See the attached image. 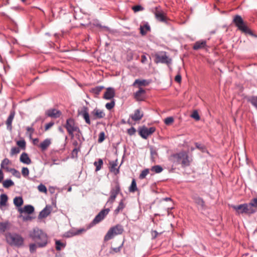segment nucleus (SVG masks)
<instances>
[{
  "mask_svg": "<svg viewBox=\"0 0 257 257\" xmlns=\"http://www.w3.org/2000/svg\"><path fill=\"white\" fill-rule=\"evenodd\" d=\"M15 114V111H11V113L8 117L7 121H6V124L7 125V128L9 130L11 131L12 129V123L13 121V120L14 118Z\"/></svg>",
  "mask_w": 257,
  "mask_h": 257,
  "instance_id": "aec40b11",
  "label": "nucleus"
},
{
  "mask_svg": "<svg viewBox=\"0 0 257 257\" xmlns=\"http://www.w3.org/2000/svg\"><path fill=\"white\" fill-rule=\"evenodd\" d=\"M54 124V123L52 122H49L47 124H46L45 126V131H47L48 129H49L51 127H52Z\"/></svg>",
  "mask_w": 257,
  "mask_h": 257,
  "instance_id": "bf43d9fd",
  "label": "nucleus"
},
{
  "mask_svg": "<svg viewBox=\"0 0 257 257\" xmlns=\"http://www.w3.org/2000/svg\"><path fill=\"white\" fill-rule=\"evenodd\" d=\"M145 90L141 87L135 93V97L138 101L143 100L145 98Z\"/></svg>",
  "mask_w": 257,
  "mask_h": 257,
  "instance_id": "dca6fc26",
  "label": "nucleus"
},
{
  "mask_svg": "<svg viewBox=\"0 0 257 257\" xmlns=\"http://www.w3.org/2000/svg\"><path fill=\"white\" fill-rule=\"evenodd\" d=\"M8 201V196L6 194H2L0 196V208L6 205Z\"/></svg>",
  "mask_w": 257,
  "mask_h": 257,
  "instance_id": "cd10ccee",
  "label": "nucleus"
},
{
  "mask_svg": "<svg viewBox=\"0 0 257 257\" xmlns=\"http://www.w3.org/2000/svg\"><path fill=\"white\" fill-rule=\"evenodd\" d=\"M85 231V229H78L76 232L73 233V235H77L81 234L82 232Z\"/></svg>",
  "mask_w": 257,
  "mask_h": 257,
  "instance_id": "052dcab7",
  "label": "nucleus"
},
{
  "mask_svg": "<svg viewBox=\"0 0 257 257\" xmlns=\"http://www.w3.org/2000/svg\"><path fill=\"white\" fill-rule=\"evenodd\" d=\"M138 188L137 187V184L136 180L135 179H133L132 180L131 185L129 188V191L130 192H135L137 190Z\"/></svg>",
  "mask_w": 257,
  "mask_h": 257,
  "instance_id": "473e14b6",
  "label": "nucleus"
},
{
  "mask_svg": "<svg viewBox=\"0 0 257 257\" xmlns=\"http://www.w3.org/2000/svg\"><path fill=\"white\" fill-rule=\"evenodd\" d=\"M144 8L140 6V5H137L133 7V10L135 12H137L143 10Z\"/></svg>",
  "mask_w": 257,
  "mask_h": 257,
  "instance_id": "864d4df0",
  "label": "nucleus"
},
{
  "mask_svg": "<svg viewBox=\"0 0 257 257\" xmlns=\"http://www.w3.org/2000/svg\"><path fill=\"white\" fill-rule=\"evenodd\" d=\"M124 199H122L120 200L118 206L114 210V213L115 214H117L120 211L122 210V209L125 207V204H124Z\"/></svg>",
  "mask_w": 257,
  "mask_h": 257,
  "instance_id": "bb28decb",
  "label": "nucleus"
},
{
  "mask_svg": "<svg viewBox=\"0 0 257 257\" xmlns=\"http://www.w3.org/2000/svg\"><path fill=\"white\" fill-rule=\"evenodd\" d=\"M51 144L50 140L47 139L40 144V148L42 150L44 151L47 149Z\"/></svg>",
  "mask_w": 257,
  "mask_h": 257,
  "instance_id": "393cba45",
  "label": "nucleus"
},
{
  "mask_svg": "<svg viewBox=\"0 0 257 257\" xmlns=\"http://www.w3.org/2000/svg\"><path fill=\"white\" fill-rule=\"evenodd\" d=\"M206 45V41H199L196 42L193 46L194 50H198L204 48Z\"/></svg>",
  "mask_w": 257,
  "mask_h": 257,
  "instance_id": "5701e85b",
  "label": "nucleus"
},
{
  "mask_svg": "<svg viewBox=\"0 0 257 257\" xmlns=\"http://www.w3.org/2000/svg\"><path fill=\"white\" fill-rule=\"evenodd\" d=\"M149 169H146L143 170L139 176L140 179H144L146 177V176L149 174Z\"/></svg>",
  "mask_w": 257,
  "mask_h": 257,
  "instance_id": "c9c22d12",
  "label": "nucleus"
},
{
  "mask_svg": "<svg viewBox=\"0 0 257 257\" xmlns=\"http://www.w3.org/2000/svg\"><path fill=\"white\" fill-rule=\"evenodd\" d=\"M20 160L21 162L26 164H30L31 163V160L29 157L28 154L26 153H23L21 154Z\"/></svg>",
  "mask_w": 257,
  "mask_h": 257,
  "instance_id": "4be33fe9",
  "label": "nucleus"
},
{
  "mask_svg": "<svg viewBox=\"0 0 257 257\" xmlns=\"http://www.w3.org/2000/svg\"><path fill=\"white\" fill-rule=\"evenodd\" d=\"M114 105H115L114 101L112 100V101H111L110 102L107 103L105 104V107L107 109L110 110V109H111L114 106Z\"/></svg>",
  "mask_w": 257,
  "mask_h": 257,
  "instance_id": "37998d69",
  "label": "nucleus"
},
{
  "mask_svg": "<svg viewBox=\"0 0 257 257\" xmlns=\"http://www.w3.org/2000/svg\"><path fill=\"white\" fill-rule=\"evenodd\" d=\"M155 57L156 63H166L167 64L171 63V59L168 58L166 52H162L159 54H157Z\"/></svg>",
  "mask_w": 257,
  "mask_h": 257,
  "instance_id": "9d476101",
  "label": "nucleus"
},
{
  "mask_svg": "<svg viewBox=\"0 0 257 257\" xmlns=\"http://www.w3.org/2000/svg\"><path fill=\"white\" fill-rule=\"evenodd\" d=\"M154 14L158 21L167 23L168 18L166 14L160 7L155 8Z\"/></svg>",
  "mask_w": 257,
  "mask_h": 257,
  "instance_id": "1a4fd4ad",
  "label": "nucleus"
},
{
  "mask_svg": "<svg viewBox=\"0 0 257 257\" xmlns=\"http://www.w3.org/2000/svg\"><path fill=\"white\" fill-rule=\"evenodd\" d=\"M174 121V118L173 117H168L164 120V122L166 124L170 125Z\"/></svg>",
  "mask_w": 257,
  "mask_h": 257,
  "instance_id": "49530a36",
  "label": "nucleus"
},
{
  "mask_svg": "<svg viewBox=\"0 0 257 257\" xmlns=\"http://www.w3.org/2000/svg\"><path fill=\"white\" fill-rule=\"evenodd\" d=\"M150 30V26L148 24H145L143 26H141L140 27V32L142 35H146L147 34V33L148 31H149Z\"/></svg>",
  "mask_w": 257,
  "mask_h": 257,
  "instance_id": "c85d7f7f",
  "label": "nucleus"
},
{
  "mask_svg": "<svg viewBox=\"0 0 257 257\" xmlns=\"http://www.w3.org/2000/svg\"><path fill=\"white\" fill-rule=\"evenodd\" d=\"M143 112H142L140 109H138L135 111L134 114H132L130 115V117L133 120L138 121L141 119V118L143 117Z\"/></svg>",
  "mask_w": 257,
  "mask_h": 257,
  "instance_id": "2eb2a0df",
  "label": "nucleus"
},
{
  "mask_svg": "<svg viewBox=\"0 0 257 257\" xmlns=\"http://www.w3.org/2000/svg\"><path fill=\"white\" fill-rule=\"evenodd\" d=\"M119 193H121L120 186L119 183L116 181L111 187L110 191V196L106 203V205L111 207L117 195Z\"/></svg>",
  "mask_w": 257,
  "mask_h": 257,
  "instance_id": "20e7f679",
  "label": "nucleus"
},
{
  "mask_svg": "<svg viewBox=\"0 0 257 257\" xmlns=\"http://www.w3.org/2000/svg\"><path fill=\"white\" fill-rule=\"evenodd\" d=\"M82 115L84 118V119L85 120V122L87 123L90 124V120L89 119V115L87 111V108H85L84 110V111L82 112Z\"/></svg>",
  "mask_w": 257,
  "mask_h": 257,
  "instance_id": "c756f323",
  "label": "nucleus"
},
{
  "mask_svg": "<svg viewBox=\"0 0 257 257\" xmlns=\"http://www.w3.org/2000/svg\"><path fill=\"white\" fill-rule=\"evenodd\" d=\"M38 247L37 243H32L30 245V251L31 252H34L35 251L37 247Z\"/></svg>",
  "mask_w": 257,
  "mask_h": 257,
  "instance_id": "603ef678",
  "label": "nucleus"
},
{
  "mask_svg": "<svg viewBox=\"0 0 257 257\" xmlns=\"http://www.w3.org/2000/svg\"><path fill=\"white\" fill-rule=\"evenodd\" d=\"M11 164V161L8 158L4 159L1 164V169L6 170L7 172L10 171L11 168L9 167V165Z\"/></svg>",
  "mask_w": 257,
  "mask_h": 257,
  "instance_id": "412c9836",
  "label": "nucleus"
},
{
  "mask_svg": "<svg viewBox=\"0 0 257 257\" xmlns=\"http://www.w3.org/2000/svg\"><path fill=\"white\" fill-rule=\"evenodd\" d=\"M127 133L130 135H133L136 133V129L132 127L131 128L128 129Z\"/></svg>",
  "mask_w": 257,
  "mask_h": 257,
  "instance_id": "4d7b16f0",
  "label": "nucleus"
},
{
  "mask_svg": "<svg viewBox=\"0 0 257 257\" xmlns=\"http://www.w3.org/2000/svg\"><path fill=\"white\" fill-rule=\"evenodd\" d=\"M155 130L154 127L148 128L146 126H143L140 129L139 134L143 139H147L149 136L155 132Z\"/></svg>",
  "mask_w": 257,
  "mask_h": 257,
  "instance_id": "9b49d317",
  "label": "nucleus"
},
{
  "mask_svg": "<svg viewBox=\"0 0 257 257\" xmlns=\"http://www.w3.org/2000/svg\"><path fill=\"white\" fill-rule=\"evenodd\" d=\"M110 211V209L109 208H106L105 209L102 210L94 218L93 220V223L95 224L99 222H100L102 220H103L105 216L108 214L109 212Z\"/></svg>",
  "mask_w": 257,
  "mask_h": 257,
  "instance_id": "f8f14e48",
  "label": "nucleus"
},
{
  "mask_svg": "<svg viewBox=\"0 0 257 257\" xmlns=\"http://www.w3.org/2000/svg\"><path fill=\"white\" fill-rule=\"evenodd\" d=\"M175 80L178 82V83H180L181 81V76L180 74H178L176 76H175Z\"/></svg>",
  "mask_w": 257,
  "mask_h": 257,
  "instance_id": "13d9d810",
  "label": "nucleus"
},
{
  "mask_svg": "<svg viewBox=\"0 0 257 257\" xmlns=\"http://www.w3.org/2000/svg\"><path fill=\"white\" fill-rule=\"evenodd\" d=\"M193 199L195 203L199 206L200 209H203L205 207V203L203 199L200 197L194 196L193 197Z\"/></svg>",
  "mask_w": 257,
  "mask_h": 257,
  "instance_id": "a211bd4d",
  "label": "nucleus"
},
{
  "mask_svg": "<svg viewBox=\"0 0 257 257\" xmlns=\"http://www.w3.org/2000/svg\"><path fill=\"white\" fill-rule=\"evenodd\" d=\"M231 207L236 211L238 214H252L255 212V209H252L249 203H244L238 205H231Z\"/></svg>",
  "mask_w": 257,
  "mask_h": 257,
  "instance_id": "39448f33",
  "label": "nucleus"
},
{
  "mask_svg": "<svg viewBox=\"0 0 257 257\" xmlns=\"http://www.w3.org/2000/svg\"><path fill=\"white\" fill-rule=\"evenodd\" d=\"M7 241L11 245H21L24 241L23 238L19 234L9 233L6 235Z\"/></svg>",
  "mask_w": 257,
  "mask_h": 257,
  "instance_id": "0eeeda50",
  "label": "nucleus"
},
{
  "mask_svg": "<svg viewBox=\"0 0 257 257\" xmlns=\"http://www.w3.org/2000/svg\"><path fill=\"white\" fill-rule=\"evenodd\" d=\"M233 22L240 31L245 34L252 35L250 30L245 25L241 16H235L233 19Z\"/></svg>",
  "mask_w": 257,
  "mask_h": 257,
  "instance_id": "423d86ee",
  "label": "nucleus"
},
{
  "mask_svg": "<svg viewBox=\"0 0 257 257\" xmlns=\"http://www.w3.org/2000/svg\"><path fill=\"white\" fill-rule=\"evenodd\" d=\"M122 246V244H121V245H120L119 246H118L117 247L112 248L111 250L113 251V252L112 251H111L110 252L111 253H113L114 252L116 253V252L120 251V248H121Z\"/></svg>",
  "mask_w": 257,
  "mask_h": 257,
  "instance_id": "5fc2aeb1",
  "label": "nucleus"
},
{
  "mask_svg": "<svg viewBox=\"0 0 257 257\" xmlns=\"http://www.w3.org/2000/svg\"><path fill=\"white\" fill-rule=\"evenodd\" d=\"M111 167H110V171L114 172L115 174L118 173L119 171L118 169H116V166H117L116 164L114 162H111L110 163Z\"/></svg>",
  "mask_w": 257,
  "mask_h": 257,
  "instance_id": "72a5a7b5",
  "label": "nucleus"
},
{
  "mask_svg": "<svg viewBox=\"0 0 257 257\" xmlns=\"http://www.w3.org/2000/svg\"><path fill=\"white\" fill-rule=\"evenodd\" d=\"M19 211L21 212H24L28 214L32 213L34 211L33 206L30 205H26L23 209H20Z\"/></svg>",
  "mask_w": 257,
  "mask_h": 257,
  "instance_id": "b1692460",
  "label": "nucleus"
},
{
  "mask_svg": "<svg viewBox=\"0 0 257 257\" xmlns=\"http://www.w3.org/2000/svg\"><path fill=\"white\" fill-rule=\"evenodd\" d=\"M14 204L16 207H21L24 203L23 199L22 197H16L14 199Z\"/></svg>",
  "mask_w": 257,
  "mask_h": 257,
  "instance_id": "a878e982",
  "label": "nucleus"
},
{
  "mask_svg": "<svg viewBox=\"0 0 257 257\" xmlns=\"http://www.w3.org/2000/svg\"><path fill=\"white\" fill-rule=\"evenodd\" d=\"M196 146L197 148H198L200 150H203V147L202 146H201L200 144H199L198 143H196Z\"/></svg>",
  "mask_w": 257,
  "mask_h": 257,
  "instance_id": "0e129e2a",
  "label": "nucleus"
},
{
  "mask_svg": "<svg viewBox=\"0 0 257 257\" xmlns=\"http://www.w3.org/2000/svg\"><path fill=\"white\" fill-rule=\"evenodd\" d=\"M51 209L50 206H46L43 209L39 215V218H44L47 217L51 213Z\"/></svg>",
  "mask_w": 257,
  "mask_h": 257,
  "instance_id": "f3484780",
  "label": "nucleus"
},
{
  "mask_svg": "<svg viewBox=\"0 0 257 257\" xmlns=\"http://www.w3.org/2000/svg\"><path fill=\"white\" fill-rule=\"evenodd\" d=\"M102 164H103V161L100 159L98 160V162H95L94 163V165L96 167V171L99 170L101 169V166L102 165Z\"/></svg>",
  "mask_w": 257,
  "mask_h": 257,
  "instance_id": "e433bc0d",
  "label": "nucleus"
},
{
  "mask_svg": "<svg viewBox=\"0 0 257 257\" xmlns=\"http://www.w3.org/2000/svg\"><path fill=\"white\" fill-rule=\"evenodd\" d=\"M147 58L146 56L144 55H142V59H141L142 63H145L147 62Z\"/></svg>",
  "mask_w": 257,
  "mask_h": 257,
  "instance_id": "680f3d73",
  "label": "nucleus"
},
{
  "mask_svg": "<svg viewBox=\"0 0 257 257\" xmlns=\"http://www.w3.org/2000/svg\"><path fill=\"white\" fill-rule=\"evenodd\" d=\"M105 139V134L103 132H101L99 134V138L98 142L99 143H102Z\"/></svg>",
  "mask_w": 257,
  "mask_h": 257,
  "instance_id": "a18cd8bd",
  "label": "nucleus"
},
{
  "mask_svg": "<svg viewBox=\"0 0 257 257\" xmlns=\"http://www.w3.org/2000/svg\"><path fill=\"white\" fill-rule=\"evenodd\" d=\"M191 117L196 120H199L200 118V116L197 110H194L191 115Z\"/></svg>",
  "mask_w": 257,
  "mask_h": 257,
  "instance_id": "ea45409f",
  "label": "nucleus"
},
{
  "mask_svg": "<svg viewBox=\"0 0 257 257\" xmlns=\"http://www.w3.org/2000/svg\"><path fill=\"white\" fill-rule=\"evenodd\" d=\"M151 171L156 173H160L163 171L162 167L160 165H156L152 167Z\"/></svg>",
  "mask_w": 257,
  "mask_h": 257,
  "instance_id": "f704fd0d",
  "label": "nucleus"
},
{
  "mask_svg": "<svg viewBox=\"0 0 257 257\" xmlns=\"http://www.w3.org/2000/svg\"><path fill=\"white\" fill-rule=\"evenodd\" d=\"M115 95V90L113 88L108 87L104 94L103 98L105 99H111Z\"/></svg>",
  "mask_w": 257,
  "mask_h": 257,
  "instance_id": "4468645a",
  "label": "nucleus"
},
{
  "mask_svg": "<svg viewBox=\"0 0 257 257\" xmlns=\"http://www.w3.org/2000/svg\"><path fill=\"white\" fill-rule=\"evenodd\" d=\"M136 84H138L140 86L146 85V81L145 80L136 79L133 83V86H135Z\"/></svg>",
  "mask_w": 257,
  "mask_h": 257,
  "instance_id": "4c0bfd02",
  "label": "nucleus"
},
{
  "mask_svg": "<svg viewBox=\"0 0 257 257\" xmlns=\"http://www.w3.org/2000/svg\"><path fill=\"white\" fill-rule=\"evenodd\" d=\"M46 114L52 118H57L61 115V112L56 109H50L46 111Z\"/></svg>",
  "mask_w": 257,
  "mask_h": 257,
  "instance_id": "ddd939ff",
  "label": "nucleus"
},
{
  "mask_svg": "<svg viewBox=\"0 0 257 257\" xmlns=\"http://www.w3.org/2000/svg\"><path fill=\"white\" fill-rule=\"evenodd\" d=\"M39 142V140L38 139H35L34 140H33V142L35 144L36 143H37L38 142Z\"/></svg>",
  "mask_w": 257,
  "mask_h": 257,
  "instance_id": "774afa93",
  "label": "nucleus"
},
{
  "mask_svg": "<svg viewBox=\"0 0 257 257\" xmlns=\"http://www.w3.org/2000/svg\"><path fill=\"white\" fill-rule=\"evenodd\" d=\"M38 189L41 192L46 193L47 192V188L42 184H41L38 186Z\"/></svg>",
  "mask_w": 257,
  "mask_h": 257,
  "instance_id": "a19ab883",
  "label": "nucleus"
},
{
  "mask_svg": "<svg viewBox=\"0 0 257 257\" xmlns=\"http://www.w3.org/2000/svg\"><path fill=\"white\" fill-rule=\"evenodd\" d=\"M30 236L37 243L38 247H43L47 243L48 237L42 230L36 228L30 233Z\"/></svg>",
  "mask_w": 257,
  "mask_h": 257,
  "instance_id": "f257e3e1",
  "label": "nucleus"
},
{
  "mask_svg": "<svg viewBox=\"0 0 257 257\" xmlns=\"http://www.w3.org/2000/svg\"><path fill=\"white\" fill-rule=\"evenodd\" d=\"M3 185L4 187L8 188L11 186L14 185L13 181L10 179H7L3 181Z\"/></svg>",
  "mask_w": 257,
  "mask_h": 257,
  "instance_id": "7c9ffc66",
  "label": "nucleus"
},
{
  "mask_svg": "<svg viewBox=\"0 0 257 257\" xmlns=\"http://www.w3.org/2000/svg\"><path fill=\"white\" fill-rule=\"evenodd\" d=\"M91 114L95 118H101L105 116V113L102 110L96 108L92 111Z\"/></svg>",
  "mask_w": 257,
  "mask_h": 257,
  "instance_id": "6ab92c4d",
  "label": "nucleus"
},
{
  "mask_svg": "<svg viewBox=\"0 0 257 257\" xmlns=\"http://www.w3.org/2000/svg\"><path fill=\"white\" fill-rule=\"evenodd\" d=\"M22 174L24 177H27L29 175V170L28 168L23 167L22 170Z\"/></svg>",
  "mask_w": 257,
  "mask_h": 257,
  "instance_id": "3c124183",
  "label": "nucleus"
},
{
  "mask_svg": "<svg viewBox=\"0 0 257 257\" xmlns=\"http://www.w3.org/2000/svg\"><path fill=\"white\" fill-rule=\"evenodd\" d=\"M8 226V224L7 223H0V234L4 232Z\"/></svg>",
  "mask_w": 257,
  "mask_h": 257,
  "instance_id": "58836bf2",
  "label": "nucleus"
},
{
  "mask_svg": "<svg viewBox=\"0 0 257 257\" xmlns=\"http://www.w3.org/2000/svg\"><path fill=\"white\" fill-rule=\"evenodd\" d=\"M27 132L29 133V136L30 138L32 137V134L34 132V129L32 127H27L26 128Z\"/></svg>",
  "mask_w": 257,
  "mask_h": 257,
  "instance_id": "6e6d98bb",
  "label": "nucleus"
},
{
  "mask_svg": "<svg viewBox=\"0 0 257 257\" xmlns=\"http://www.w3.org/2000/svg\"><path fill=\"white\" fill-rule=\"evenodd\" d=\"M17 145L23 149H25L26 147V142L24 140H20L17 142Z\"/></svg>",
  "mask_w": 257,
  "mask_h": 257,
  "instance_id": "09e8293b",
  "label": "nucleus"
},
{
  "mask_svg": "<svg viewBox=\"0 0 257 257\" xmlns=\"http://www.w3.org/2000/svg\"><path fill=\"white\" fill-rule=\"evenodd\" d=\"M4 178V174L2 169H0V183H1Z\"/></svg>",
  "mask_w": 257,
  "mask_h": 257,
  "instance_id": "e2e57ef3",
  "label": "nucleus"
},
{
  "mask_svg": "<svg viewBox=\"0 0 257 257\" xmlns=\"http://www.w3.org/2000/svg\"><path fill=\"white\" fill-rule=\"evenodd\" d=\"M249 204L252 209H254V207H257V197L252 199Z\"/></svg>",
  "mask_w": 257,
  "mask_h": 257,
  "instance_id": "79ce46f5",
  "label": "nucleus"
},
{
  "mask_svg": "<svg viewBox=\"0 0 257 257\" xmlns=\"http://www.w3.org/2000/svg\"><path fill=\"white\" fill-rule=\"evenodd\" d=\"M171 159L176 165L181 164L182 167L189 166L191 161V159L189 158L187 153L185 152H181L173 155Z\"/></svg>",
  "mask_w": 257,
  "mask_h": 257,
  "instance_id": "f03ea898",
  "label": "nucleus"
},
{
  "mask_svg": "<svg viewBox=\"0 0 257 257\" xmlns=\"http://www.w3.org/2000/svg\"><path fill=\"white\" fill-rule=\"evenodd\" d=\"M9 172H11L14 176H15L17 178L20 177V172L19 171H18L17 170H16V169H11V170H10Z\"/></svg>",
  "mask_w": 257,
  "mask_h": 257,
  "instance_id": "de8ad7c7",
  "label": "nucleus"
},
{
  "mask_svg": "<svg viewBox=\"0 0 257 257\" xmlns=\"http://www.w3.org/2000/svg\"><path fill=\"white\" fill-rule=\"evenodd\" d=\"M63 246V243H61L59 240L56 241V249L57 250H60Z\"/></svg>",
  "mask_w": 257,
  "mask_h": 257,
  "instance_id": "8fccbe9b",
  "label": "nucleus"
},
{
  "mask_svg": "<svg viewBox=\"0 0 257 257\" xmlns=\"http://www.w3.org/2000/svg\"><path fill=\"white\" fill-rule=\"evenodd\" d=\"M104 88L103 86H97L91 89V92L93 94L97 95L99 94L100 92Z\"/></svg>",
  "mask_w": 257,
  "mask_h": 257,
  "instance_id": "2f4dec72",
  "label": "nucleus"
},
{
  "mask_svg": "<svg viewBox=\"0 0 257 257\" xmlns=\"http://www.w3.org/2000/svg\"><path fill=\"white\" fill-rule=\"evenodd\" d=\"M65 127L72 139H78L79 138L80 134L79 128L73 119L70 118L67 120Z\"/></svg>",
  "mask_w": 257,
  "mask_h": 257,
  "instance_id": "7ed1b4c3",
  "label": "nucleus"
},
{
  "mask_svg": "<svg viewBox=\"0 0 257 257\" xmlns=\"http://www.w3.org/2000/svg\"><path fill=\"white\" fill-rule=\"evenodd\" d=\"M151 154L152 156H154L155 155L157 154V153L155 151L153 150V149L151 150Z\"/></svg>",
  "mask_w": 257,
  "mask_h": 257,
  "instance_id": "69168bd1",
  "label": "nucleus"
},
{
  "mask_svg": "<svg viewBox=\"0 0 257 257\" xmlns=\"http://www.w3.org/2000/svg\"><path fill=\"white\" fill-rule=\"evenodd\" d=\"M20 150L19 148L17 147H13L11 149V155L13 156L14 155L17 154L19 153Z\"/></svg>",
  "mask_w": 257,
  "mask_h": 257,
  "instance_id": "c03bdc74",
  "label": "nucleus"
},
{
  "mask_svg": "<svg viewBox=\"0 0 257 257\" xmlns=\"http://www.w3.org/2000/svg\"><path fill=\"white\" fill-rule=\"evenodd\" d=\"M123 231L122 226L121 225L117 224L109 229L104 236V240H108L112 238L115 235L121 234Z\"/></svg>",
  "mask_w": 257,
  "mask_h": 257,
  "instance_id": "6e6552de",
  "label": "nucleus"
},
{
  "mask_svg": "<svg viewBox=\"0 0 257 257\" xmlns=\"http://www.w3.org/2000/svg\"><path fill=\"white\" fill-rule=\"evenodd\" d=\"M77 149H73V152H72V155H73V156H74V154H76H76H77Z\"/></svg>",
  "mask_w": 257,
  "mask_h": 257,
  "instance_id": "338daca9",
  "label": "nucleus"
}]
</instances>
